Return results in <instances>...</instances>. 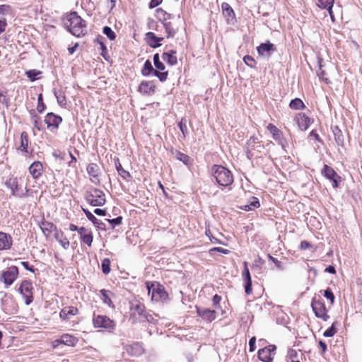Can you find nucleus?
<instances>
[{"label": "nucleus", "mask_w": 362, "mask_h": 362, "mask_svg": "<svg viewBox=\"0 0 362 362\" xmlns=\"http://www.w3.org/2000/svg\"><path fill=\"white\" fill-rule=\"evenodd\" d=\"M63 22L68 30L78 37L84 36L87 32L86 21L76 12L68 13Z\"/></svg>", "instance_id": "obj_1"}, {"label": "nucleus", "mask_w": 362, "mask_h": 362, "mask_svg": "<svg viewBox=\"0 0 362 362\" xmlns=\"http://www.w3.org/2000/svg\"><path fill=\"white\" fill-rule=\"evenodd\" d=\"M211 174L219 186L231 188L234 182V177L227 168L221 165H214L211 167Z\"/></svg>", "instance_id": "obj_2"}, {"label": "nucleus", "mask_w": 362, "mask_h": 362, "mask_svg": "<svg viewBox=\"0 0 362 362\" xmlns=\"http://www.w3.org/2000/svg\"><path fill=\"white\" fill-rule=\"evenodd\" d=\"M264 145L257 136H251L246 142V154L249 159L262 158L267 153L264 152Z\"/></svg>", "instance_id": "obj_3"}, {"label": "nucleus", "mask_w": 362, "mask_h": 362, "mask_svg": "<svg viewBox=\"0 0 362 362\" xmlns=\"http://www.w3.org/2000/svg\"><path fill=\"white\" fill-rule=\"evenodd\" d=\"M148 293L151 291V300L156 302H165L169 296L165 287L159 283H153L147 281L146 283Z\"/></svg>", "instance_id": "obj_4"}, {"label": "nucleus", "mask_w": 362, "mask_h": 362, "mask_svg": "<svg viewBox=\"0 0 362 362\" xmlns=\"http://www.w3.org/2000/svg\"><path fill=\"white\" fill-rule=\"evenodd\" d=\"M30 139L28 132H23L20 136L19 142H16V148L18 151H20L23 156L28 158L33 157L34 150L30 146Z\"/></svg>", "instance_id": "obj_5"}, {"label": "nucleus", "mask_w": 362, "mask_h": 362, "mask_svg": "<svg viewBox=\"0 0 362 362\" xmlns=\"http://www.w3.org/2000/svg\"><path fill=\"white\" fill-rule=\"evenodd\" d=\"M92 322L95 328L105 329L108 332H112L116 327L115 322L105 315L93 314Z\"/></svg>", "instance_id": "obj_6"}, {"label": "nucleus", "mask_w": 362, "mask_h": 362, "mask_svg": "<svg viewBox=\"0 0 362 362\" xmlns=\"http://www.w3.org/2000/svg\"><path fill=\"white\" fill-rule=\"evenodd\" d=\"M19 275V270L16 266H11L0 273V282L4 284L6 288L11 286Z\"/></svg>", "instance_id": "obj_7"}, {"label": "nucleus", "mask_w": 362, "mask_h": 362, "mask_svg": "<svg viewBox=\"0 0 362 362\" xmlns=\"http://www.w3.org/2000/svg\"><path fill=\"white\" fill-rule=\"evenodd\" d=\"M87 202L93 206H100L105 204V193L97 188H90L86 194Z\"/></svg>", "instance_id": "obj_8"}, {"label": "nucleus", "mask_w": 362, "mask_h": 362, "mask_svg": "<svg viewBox=\"0 0 362 362\" xmlns=\"http://www.w3.org/2000/svg\"><path fill=\"white\" fill-rule=\"evenodd\" d=\"M18 291L23 296L25 304L28 305L34 300V287L30 280H23L18 288Z\"/></svg>", "instance_id": "obj_9"}, {"label": "nucleus", "mask_w": 362, "mask_h": 362, "mask_svg": "<svg viewBox=\"0 0 362 362\" xmlns=\"http://www.w3.org/2000/svg\"><path fill=\"white\" fill-rule=\"evenodd\" d=\"M79 339L77 337L69 333H64L59 337V338L56 339L51 342V346L52 349H56L60 345L75 347Z\"/></svg>", "instance_id": "obj_10"}, {"label": "nucleus", "mask_w": 362, "mask_h": 362, "mask_svg": "<svg viewBox=\"0 0 362 362\" xmlns=\"http://www.w3.org/2000/svg\"><path fill=\"white\" fill-rule=\"evenodd\" d=\"M311 307L317 317L320 318L324 321H326L327 320V318L329 317L327 315V310L325 305L322 298L320 296H318L317 297L315 296L313 298Z\"/></svg>", "instance_id": "obj_11"}, {"label": "nucleus", "mask_w": 362, "mask_h": 362, "mask_svg": "<svg viewBox=\"0 0 362 362\" xmlns=\"http://www.w3.org/2000/svg\"><path fill=\"white\" fill-rule=\"evenodd\" d=\"M143 76H148L153 74L154 76L158 78L160 82H164L168 79V71L160 72L159 71L155 70L149 60H146L144 63V67L141 70Z\"/></svg>", "instance_id": "obj_12"}, {"label": "nucleus", "mask_w": 362, "mask_h": 362, "mask_svg": "<svg viewBox=\"0 0 362 362\" xmlns=\"http://www.w3.org/2000/svg\"><path fill=\"white\" fill-rule=\"evenodd\" d=\"M276 346L273 344L267 346L258 351V358L262 362H272L276 354Z\"/></svg>", "instance_id": "obj_13"}, {"label": "nucleus", "mask_w": 362, "mask_h": 362, "mask_svg": "<svg viewBox=\"0 0 362 362\" xmlns=\"http://www.w3.org/2000/svg\"><path fill=\"white\" fill-rule=\"evenodd\" d=\"M86 172L91 182L95 185L100 184L101 170L97 163H90L86 167Z\"/></svg>", "instance_id": "obj_14"}, {"label": "nucleus", "mask_w": 362, "mask_h": 362, "mask_svg": "<svg viewBox=\"0 0 362 362\" xmlns=\"http://www.w3.org/2000/svg\"><path fill=\"white\" fill-rule=\"evenodd\" d=\"M197 315L202 318V320L211 323L216 318V310H211L206 308H200L197 305L195 306Z\"/></svg>", "instance_id": "obj_15"}, {"label": "nucleus", "mask_w": 362, "mask_h": 362, "mask_svg": "<svg viewBox=\"0 0 362 362\" xmlns=\"http://www.w3.org/2000/svg\"><path fill=\"white\" fill-rule=\"evenodd\" d=\"M5 185L11 190L13 196L23 197L25 195V193L18 184V180L16 177H10L6 180Z\"/></svg>", "instance_id": "obj_16"}, {"label": "nucleus", "mask_w": 362, "mask_h": 362, "mask_svg": "<svg viewBox=\"0 0 362 362\" xmlns=\"http://www.w3.org/2000/svg\"><path fill=\"white\" fill-rule=\"evenodd\" d=\"M146 307L144 304L139 300L130 303V316L135 320L145 315Z\"/></svg>", "instance_id": "obj_17"}, {"label": "nucleus", "mask_w": 362, "mask_h": 362, "mask_svg": "<svg viewBox=\"0 0 362 362\" xmlns=\"http://www.w3.org/2000/svg\"><path fill=\"white\" fill-rule=\"evenodd\" d=\"M244 269L242 272V278L244 282L245 292L250 296L252 293V279L247 267V262H244Z\"/></svg>", "instance_id": "obj_18"}, {"label": "nucleus", "mask_w": 362, "mask_h": 362, "mask_svg": "<svg viewBox=\"0 0 362 362\" xmlns=\"http://www.w3.org/2000/svg\"><path fill=\"white\" fill-rule=\"evenodd\" d=\"M81 242L90 247L93 241V233L90 228L80 227L78 233Z\"/></svg>", "instance_id": "obj_19"}, {"label": "nucleus", "mask_w": 362, "mask_h": 362, "mask_svg": "<svg viewBox=\"0 0 362 362\" xmlns=\"http://www.w3.org/2000/svg\"><path fill=\"white\" fill-rule=\"evenodd\" d=\"M156 90V86L150 81H142L138 87V91L144 95H151Z\"/></svg>", "instance_id": "obj_20"}, {"label": "nucleus", "mask_w": 362, "mask_h": 362, "mask_svg": "<svg viewBox=\"0 0 362 362\" xmlns=\"http://www.w3.org/2000/svg\"><path fill=\"white\" fill-rule=\"evenodd\" d=\"M45 122L48 128L58 129L62 122V118L53 112H49L45 117Z\"/></svg>", "instance_id": "obj_21"}, {"label": "nucleus", "mask_w": 362, "mask_h": 362, "mask_svg": "<svg viewBox=\"0 0 362 362\" xmlns=\"http://www.w3.org/2000/svg\"><path fill=\"white\" fill-rule=\"evenodd\" d=\"M28 171L32 177L35 180H37L40 178L43 174V165L40 161H34L29 166Z\"/></svg>", "instance_id": "obj_22"}, {"label": "nucleus", "mask_w": 362, "mask_h": 362, "mask_svg": "<svg viewBox=\"0 0 362 362\" xmlns=\"http://www.w3.org/2000/svg\"><path fill=\"white\" fill-rule=\"evenodd\" d=\"M79 313V310L75 306H66L59 312V317L63 321H68L70 316H75Z\"/></svg>", "instance_id": "obj_23"}, {"label": "nucleus", "mask_w": 362, "mask_h": 362, "mask_svg": "<svg viewBox=\"0 0 362 362\" xmlns=\"http://www.w3.org/2000/svg\"><path fill=\"white\" fill-rule=\"evenodd\" d=\"M276 50V46L273 43H271L269 41H267L264 43H261L258 47H257V51L259 56H270L271 52H274Z\"/></svg>", "instance_id": "obj_24"}, {"label": "nucleus", "mask_w": 362, "mask_h": 362, "mask_svg": "<svg viewBox=\"0 0 362 362\" xmlns=\"http://www.w3.org/2000/svg\"><path fill=\"white\" fill-rule=\"evenodd\" d=\"M99 292L100 294V299H101L102 302L104 304L107 305L109 308L115 309V305L113 301L112 300V298L114 297V296H115L113 292H112L110 290L105 289V288L100 290Z\"/></svg>", "instance_id": "obj_25"}, {"label": "nucleus", "mask_w": 362, "mask_h": 362, "mask_svg": "<svg viewBox=\"0 0 362 362\" xmlns=\"http://www.w3.org/2000/svg\"><path fill=\"white\" fill-rule=\"evenodd\" d=\"M40 227L46 238L51 237L53 233L57 231V228L53 223L45 220L41 221Z\"/></svg>", "instance_id": "obj_26"}, {"label": "nucleus", "mask_w": 362, "mask_h": 362, "mask_svg": "<svg viewBox=\"0 0 362 362\" xmlns=\"http://www.w3.org/2000/svg\"><path fill=\"white\" fill-rule=\"evenodd\" d=\"M13 245V238L11 235L0 231V250H8Z\"/></svg>", "instance_id": "obj_27"}, {"label": "nucleus", "mask_w": 362, "mask_h": 362, "mask_svg": "<svg viewBox=\"0 0 362 362\" xmlns=\"http://www.w3.org/2000/svg\"><path fill=\"white\" fill-rule=\"evenodd\" d=\"M124 349L127 353L132 356H140L144 352L142 345L139 342H135L131 344H127Z\"/></svg>", "instance_id": "obj_28"}, {"label": "nucleus", "mask_w": 362, "mask_h": 362, "mask_svg": "<svg viewBox=\"0 0 362 362\" xmlns=\"http://www.w3.org/2000/svg\"><path fill=\"white\" fill-rule=\"evenodd\" d=\"M295 121L303 131L306 130L310 124V117L304 113H298L295 117Z\"/></svg>", "instance_id": "obj_29"}, {"label": "nucleus", "mask_w": 362, "mask_h": 362, "mask_svg": "<svg viewBox=\"0 0 362 362\" xmlns=\"http://www.w3.org/2000/svg\"><path fill=\"white\" fill-rule=\"evenodd\" d=\"M146 40L148 42V44L153 48L158 47L161 45L160 42L164 40V37H158L153 32H148L146 34Z\"/></svg>", "instance_id": "obj_30"}, {"label": "nucleus", "mask_w": 362, "mask_h": 362, "mask_svg": "<svg viewBox=\"0 0 362 362\" xmlns=\"http://www.w3.org/2000/svg\"><path fill=\"white\" fill-rule=\"evenodd\" d=\"M54 238L64 249L67 250L69 247L70 242L62 230H57L54 233Z\"/></svg>", "instance_id": "obj_31"}, {"label": "nucleus", "mask_w": 362, "mask_h": 362, "mask_svg": "<svg viewBox=\"0 0 362 362\" xmlns=\"http://www.w3.org/2000/svg\"><path fill=\"white\" fill-rule=\"evenodd\" d=\"M176 53L175 50L171 49L168 52H164L162 54V57L169 65L174 66L177 63Z\"/></svg>", "instance_id": "obj_32"}, {"label": "nucleus", "mask_w": 362, "mask_h": 362, "mask_svg": "<svg viewBox=\"0 0 362 362\" xmlns=\"http://www.w3.org/2000/svg\"><path fill=\"white\" fill-rule=\"evenodd\" d=\"M171 153L175 156V157L176 158L177 160L182 162L185 165H191L192 159L188 155H187L184 153H182L180 151L174 150V149L171 150Z\"/></svg>", "instance_id": "obj_33"}, {"label": "nucleus", "mask_w": 362, "mask_h": 362, "mask_svg": "<svg viewBox=\"0 0 362 362\" xmlns=\"http://www.w3.org/2000/svg\"><path fill=\"white\" fill-rule=\"evenodd\" d=\"M155 16L158 21L162 23L170 21L173 18L172 14L167 13L162 8H158L156 10Z\"/></svg>", "instance_id": "obj_34"}, {"label": "nucleus", "mask_w": 362, "mask_h": 362, "mask_svg": "<svg viewBox=\"0 0 362 362\" xmlns=\"http://www.w3.org/2000/svg\"><path fill=\"white\" fill-rule=\"evenodd\" d=\"M115 168L117 169L118 174L124 180H129L132 177L130 173L123 168L122 164L120 163L119 158L115 159Z\"/></svg>", "instance_id": "obj_35"}, {"label": "nucleus", "mask_w": 362, "mask_h": 362, "mask_svg": "<svg viewBox=\"0 0 362 362\" xmlns=\"http://www.w3.org/2000/svg\"><path fill=\"white\" fill-rule=\"evenodd\" d=\"M267 129L272 134V137L274 140L279 141L282 139V132L272 123H269L267 125Z\"/></svg>", "instance_id": "obj_36"}, {"label": "nucleus", "mask_w": 362, "mask_h": 362, "mask_svg": "<svg viewBox=\"0 0 362 362\" xmlns=\"http://www.w3.org/2000/svg\"><path fill=\"white\" fill-rule=\"evenodd\" d=\"M162 24L165 30L166 37L167 38L174 37L177 33V29L175 28V26L173 25L172 22L168 21Z\"/></svg>", "instance_id": "obj_37"}, {"label": "nucleus", "mask_w": 362, "mask_h": 362, "mask_svg": "<svg viewBox=\"0 0 362 362\" xmlns=\"http://www.w3.org/2000/svg\"><path fill=\"white\" fill-rule=\"evenodd\" d=\"M334 4V0H317V5L322 8H327L329 11L331 18L334 21L332 13V7Z\"/></svg>", "instance_id": "obj_38"}, {"label": "nucleus", "mask_w": 362, "mask_h": 362, "mask_svg": "<svg viewBox=\"0 0 362 362\" xmlns=\"http://www.w3.org/2000/svg\"><path fill=\"white\" fill-rule=\"evenodd\" d=\"M322 173L325 175L326 177L332 180L334 187H337V180L334 179V177L337 175V173L332 168L325 165L322 170Z\"/></svg>", "instance_id": "obj_39"}, {"label": "nucleus", "mask_w": 362, "mask_h": 362, "mask_svg": "<svg viewBox=\"0 0 362 362\" xmlns=\"http://www.w3.org/2000/svg\"><path fill=\"white\" fill-rule=\"evenodd\" d=\"M221 8L223 11V14L226 18L228 21H232L235 18L234 11L228 4H222Z\"/></svg>", "instance_id": "obj_40"}, {"label": "nucleus", "mask_w": 362, "mask_h": 362, "mask_svg": "<svg viewBox=\"0 0 362 362\" xmlns=\"http://www.w3.org/2000/svg\"><path fill=\"white\" fill-rule=\"evenodd\" d=\"M260 206L259 199L257 197H252L250 201L249 204L241 206L240 208L245 211H250Z\"/></svg>", "instance_id": "obj_41"}, {"label": "nucleus", "mask_w": 362, "mask_h": 362, "mask_svg": "<svg viewBox=\"0 0 362 362\" xmlns=\"http://www.w3.org/2000/svg\"><path fill=\"white\" fill-rule=\"evenodd\" d=\"M153 63L156 67L155 70L159 71L160 72L165 71V66L162 62H160L158 53H156L153 55Z\"/></svg>", "instance_id": "obj_42"}, {"label": "nucleus", "mask_w": 362, "mask_h": 362, "mask_svg": "<svg viewBox=\"0 0 362 362\" xmlns=\"http://www.w3.org/2000/svg\"><path fill=\"white\" fill-rule=\"evenodd\" d=\"M289 107L293 110H303L305 108L304 103L300 98H295L289 103Z\"/></svg>", "instance_id": "obj_43"}, {"label": "nucleus", "mask_w": 362, "mask_h": 362, "mask_svg": "<svg viewBox=\"0 0 362 362\" xmlns=\"http://www.w3.org/2000/svg\"><path fill=\"white\" fill-rule=\"evenodd\" d=\"M110 265H111V262H110V259L105 258L102 260L101 269H102V271L104 274L107 275L110 272V271H111Z\"/></svg>", "instance_id": "obj_44"}, {"label": "nucleus", "mask_w": 362, "mask_h": 362, "mask_svg": "<svg viewBox=\"0 0 362 362\" xmlns=\"http://www.w3.org/2000/svg\"><path fill=\"white\" fill-rule=\"evenodd\" d=\"M102 39L103 37L100 36L95 40V41L100 45V48L101 50L100 55L107 59L106 55L107 54V49L105 43L102 41Z\"/></svg>", "instance_id": "obj_45"}, {"label": "nucleus", "mask_w": 362, "mask_h": 362, "mask_svg": "<svg viewBox=\"0 0 362 362\" xmlns=\"http://www.w3.org/2000/svg\"><path fill=\"white\" fill-rule=\"evenodd\" d=\"M243 61L247 66L252 69L256 68L257 62L256 60L250 55H245L243 57Z\"/></svg>", "instance_id": "obj_46"}, {"label": "nucleus", "mask_w": 362, "mask_h": 362, "mask_svg": "<svg viewBox=\"0 0 362 362\" xmlns=\"http://www.w3.org/2000/svg\"><path fill=\"white\" fill-rule=\"evenodd\" d=\"M41 74L40 71L36 69H31L25 72V75L30 79V81H35L37 79V76Z\"/></svg>", "instance_id": "obj_47"}, {"label": "nucleus", "mask_w": 362, "mask_h": 362, "mask_svg": "<svg viewBox=\"0 0 362 362\" xmlns=\"http://www.w3.org/2000/svg\"><path fill=\"white\" fill-rule=\"evenodd\" d=\"M45 108H46V105H45V103L43 102L42 95L40 93L38 95V98H37V110L39 113H42L44 112Z\"/></svg>", "instance_id": "obj_48"}, {"label": "nucleus", "mask_w": 362, "mask_h": 362, "mask_svg": "<svg viewBox=\"0 0 362 362\" xmlns=\"http://www.w3.org/2000/svg\"><path fill=\"white\" fill-rule=\"evenodd\" d=\"M103 33L107 35V37L111 40H114L116 37V35L115 32L112 30L111 28L108 26H105L103 28Z\"/></svg>", "instance_id": "obj_49"}, {"label": "nucleus", "mask_w": 362, "mask_h": 362, "mask_svg": "<svg viewBox=\"0 0 362 362\" xmlns=\"http://www.w3.org/2000/svg\"><path fill=\"white\" fill-rule=\"evenodd\" d=\"M31 119L33 122L35 128L40 131L41 129L42 125L41 118L38 115L34 114L32 115Z\"/></svg>", "instance_id": "obj_50"}, {"label": "nucleus", "mask_w": 362, "mask_h": 362, "mask_svg": "<svg viewBox=\"0 0 362 362\" xmlns=\"http://www.w3.org/2000/svg\"><path fill=\"white\" fill-rule=\"evenodd\" d=\"M55 96L57 98V102L59 105L61 107H66V98L64 94L60 93H55Z\"/></svg>", "instance_id": "obj_51"}, {"label": "nucleus", "mask_w": 362, "mask_h": 362, "mask_svg": "<svg viewBox=\"0 0 362 362\" xmlns=\"http://www.w3.org/2000/svg\"><path fill=\"white\" fill-rule=\"evenodd\" d=\"M178 127L182 134L183 139H185L187 133V127L185 121H184L183 119H182L181 121L178 123Z\"/></svg>", "instance_id": "obj_52"}, {"label": "nucleus", "mask_w": 362, "mask_h": 362, "mask_svg": "<svg viewBox=\"0 0 362 362\" xmlns=\"http://www.w3.org/2000/svg\"><path fill=\"white\" fill-rule=\"evenodd\" d=\"M70 160L68 161L67 165L71 168H76V163H77V158L71 153V151H69Z\"/></svg>", "instance_id": "obj_53"}, {"label": "nucleus", "mask_w": 362, "mask_h": 362, "mask_svg": "<svg viewBox=\"0 0 362 362\" xmlns=\"http://www.w3.org/2000/svg\"><path fill=\"white\" fill-rule=\"evenodd\" d=\"M324 296L330 300V303L332 304L334 301V296L331 289L327 288L324 291Z\"/></svg>", "instance_id": "obj_54"}, {"label": "nucleus", "mask_w": 362, "mask_h": 362, "mask_svg": "<svg viewBox=\"0 0 362 362\" xmlns=\"http://www.w3.org/2000/svg\"><path fill=\"white\" fill-rule=\"evenodd\" d=\"M222 300V297L218 294H215L212 298V305L214 308H218L220 303Z\"/></svg>", "instance_id": "obj_55"}, {"label": "nucleus", "mask_w": 362, "mask_h": 362, "mask_svg": "<svg viewBox=\"0 0 362 362\" xmlns=\"http://www.w3.org/2000/svg\"><path fill=\"white\" fill-rule=\"evenodd\" d=\"M107 221L112 225V228H114L115 226H119L122 223V217L118 216L113 219H107Z\"/></svg>", "instance_id": "obj_56"}, {"label": "nucleus", "mask_w": 362, "mask_h": 362, "mask_svg": "<svg viewBox=\"0 0 362 362\" xmlns=\"http://www.w3.org/2000/svg\"><path fill=\"white\" fill-rule=\"evenodd\" d=\"M334 323L332 325L331 327H329V329H327L325 332H324V336L325 337H332L336 332H337V330L336 329L334 328Z\"/></svg>", "instance_id": "obj_57"}, {"label": "nucleus", "mask_w": 362, "mask_h": 362, "mask_svg": "<svg viewBox=\"0 0 362 362\" xmlns=\"http://www.w3.org/2000/svg\"><path fill=\"white\" fill-rule=\"evenodd\" d=\"M11 6L8 4L0 5V14L4 15L11 11Z\"/></svg>", "instance_id": "obj_58"}, {"label": "nucleus", "mask_w": 362, "mask_h": 362, "mask_svg": "<svg viewBox=\"0 0 362 362\" xmlns=\"http://www.w3.org/2000/svg\"><path fill=\"white\" fill-rule=\"evenodd\" d=\"M7 21L5 18H0V35L6 30Z\"/></svg>", "instance_id": "obj_59"}, {"label": "nucleus", "mask_w": 362, "mask_h": 362, "mask_svg": "<svg viewBox=\"0 0 362 362\" xmlns=\"http://www.w3.org/2000/svg\"><path fill=\"white\" fill-rule=\"evenodd\" d=\"M21 264L28 271H30L33 273H34L35 272V270H37L36 269L34 268L33 266L32 265H30L29 262H21Z\"/></svg>", "instance_id": "obj_60"}, {"label": "nucleus", "mask_w": 362, "mask_h": 362, "mask_svg": "<svg viewBox=\"0 0 362 362\" xmlns=\"http://www.w3.org/2000/svg\"><path fill=\"white\" fill-rule=\"evenodd\" d=\"M312 245L307 240H303L301 241L300 244V248L302 250H305L307 249L311 248Z\"/></svg>", "instance_id": "obj_61"}, {"label": "nucleus", "mask_w": 362, "mask_h": 362, "mask_svg": "<svg viewBox=\"0 0 362 362\" xmlns=\"http://www.w3.org/2000/svg\"><path fill=\"white\" fill-rule=\"evenodd\" d=\"M214 251H216V252H218L220 253H223L225 255H228L230 252V251L228 250L223 248V247H214L210 250V252H214Z\"/></svg>", "instance_id": "obj_62"}, {"label": "nucleus", "mask_w": 362, "mask_h": 362, "mask_svg": "<svg viewBox=\"0 0 362 362\" xmlns=\"http://www.w3.org/2000/svg\"><path fill=\"white\" fill-rule=\"evenodd\" d=\"M255 342H256V338H255V337H252L249 341V346H250V352H252L255 350Z\"/></svg>", "instance_id": "obj_63"}, {"label": "nucleus", "mask_w": 362, "mask_h": 362, "mask_svg": "<svg viewBox=\"0 0 362 362\" xmlns=\"http://www.w3.org/2000/svg\"><path fill=\"white\" fill-rule=\"evenodd\" d=\"M163 0H151L148 6L150 8H153L159 6L162 3Z\"/></svg>", "instance_id": "obj_64"}]
</instances>
